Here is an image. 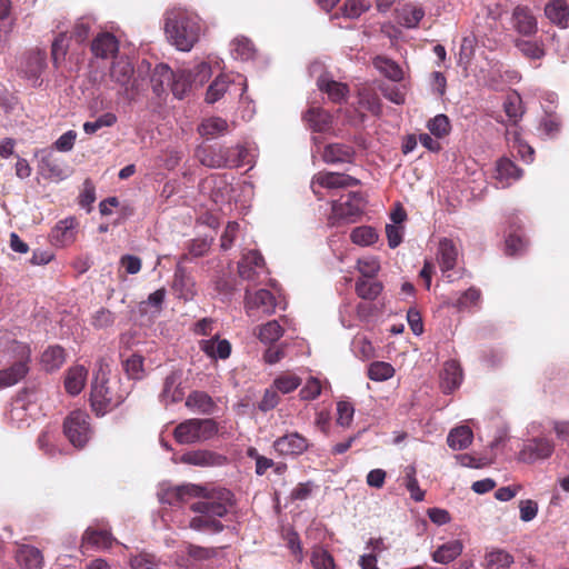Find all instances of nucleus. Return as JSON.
Wrapping results in <instances>:
<instances>
[{
	"instance_id": "f257e3e1",
	"label": "nucleus",
	"mask_w": 569,
	"mask_h": 569,
	"mask_svg": "<svg viewBox=\"0 0 569 569\" xmlns=\"http://www.w3.org/2000/svg\"><path fill=\"white\" fill-rule=\"evenodd\" d=\"M231 506L232 493L227 489H220L210 498L191 506V509L199 515L190 520L189 527L196 531L220 532L223 525L219 518L226 516Z\"/></svg>"
},
{
	"instance_id": "f03ea898",
	"label": "nucleus",
	"mask_w": 569,
	"mask_h": 569,
	"mask_svg": "<svg viewBox=\"0 0 569 569\" xmlns=\"http://www.w3.org/2000/svg\"><path fill=\"white\" fill-rule=\"evenodd\" d=\"M164 31L178 50L190 51L200 36L199 17L182 9L171 10L166 17Z\"/></svg>"
},
{
	"instance_id": "7ed1b4c3",
	"label": "nucleus",
	"mask_w": 569,
	"mask_h": 569,
	"mask_svg": "<svg viewBox=\"0 0 569 569\" xmlns=\"http://www.w3.org/2000/svg\"><path fill=\"white\" fill-rule=\"evenodd\" d=\"M218 433V425L212 419H188L179 423L173 432L181 445H192L212 439Z\"/></svg>"
},
{
	"instance_id": "20e7f679",
	"label": "nucleus",
	"mask_w": 569,
	"mask_h": 569,
	"mask_svg": "<svg viewBox=\"0 0 569 569\" xmlns=\"http://www.w3.org/2000/svg\"><path fill=\"white\" fill-rule=\"evenodd\" d=\"M90 400L91 407L98 416H103L123 401L121 395H114L107 386L106 372L101 368L92 381Z\"/></svg>"
},
{
	"instance_id": "39448f33",
	"label": "nucleus",
	"mask_w": 569,
	"mask_h": 569,
	"mask_svg": "<svg viewBox=\"0 0 569 569\" xmlns=\"http://www.w3.org/2000/svg\"><path fill=\"white\" fill-rule=\"evenodd\" d=\"M365 199L358 192H350L332 202V211L329 222L335 226L338 223H352L363 212Z\"/></svg>"
},
{
	"instance_id": "423d86ee",
	"label": "nucleus",
	"mask_w": 569,
	"mask_h": 569,
	"mask_svg": "<svg viewBox=\"0 0 569 569\" xmlns=\"http://www.w3.org/2000/svg\"><path fill=\"white\" fill-rule=\"evenodd\" d=\"M64 435L76 448H82L89 441L91 429L89 416L81 410L72 411L64 420Z\"/></svg>"
},
{
	"instance_id": "0eeeda50",
	"label": "nucleus",
	"mask_w": 569,
	"mask_h": 569,
	"mask_svg": "<svg viewBox=\"0 0 569 569\" xmlns=\"http://www.w3.org/2000/svg\"><path fill=\"white\" fill-rule=\"evenodd\" d=\"M39 172L53 181H62L69 176V167L54 156L52 148H43L36 152Z\"/></svg>"
},
{
	"instance_id": "6e6552de",
	"label": "nucleus",
	"mask_w": 569,
	"mask_h": 569,
	"mask_svg": "<svg viewBox=\"0 0 569 569\" xmlns=\"http://www.w3.org/2000/svg\"><path fill=\"white\" fill-rule=\"evenodd\" d=\"M553 452V443L545 438H537L523 445L519 451V460L526 463H535L548 459Z\"/></svg>"
},
{
	"instance_id": "1a4fd4ad",
	"label": "nucleus",
	"mask_w": 569,
	"mask_h": 569,
	"mask_svg": "<svg viewBox=\"0 0 569 569\" xmlns=\"http://www.w3.org/2000/svg\"><path fill=\"white\" fill-rule=\"evenodd\" d=\"M274 451L282 457H297L309 447L308 440L298 432H289L273 442Z\"/></svg>"
},
{
	"instance_id": "9d476101",
	"label": "nucleus",
	"mask_w": 569,
	"mask_h": 569,
	"mask_svg": "<svg viewBox=\"0 0 569 569\" xmlns=\"http://www.w3.org/2000/svg\"><path fill=\"white\" fill-rule=\"evenodd\" d=\"M134 69L131 61L127 57H120L113 61L110 68V78L119 84L126 93L136 88L133 79Z\"/></svg>"
},
{
	"instance_id": "9b49d317",
	"label": "nucleus",
	"mask_w": 569,
	"mask_h": 569,
	"mask_svg": "<svg viewBox=\"0 0 569 569\" xmlns=\"http://www.w3.org/2000/svg\"><path fill=\"white\" fill-rule=\"evenodd\" d=\"M246 309L249 316L254 311L271 315L276 309V299L270 291L260 289L253 293L246 291Z\"/></svg>"
},
{
	"instance_id": "f8f14e48",
	"label": "nucleus",
	"mask_w": 569,
	"mask_h": 569,
	"mask_svg": "<svg viewBox=\"0 0 569 569\" xmlns=\"http://www.w3.org/2000/svg\"><path fill=\"white\" fill-rule=\"evenodd\" d=\"M437 259L443 276L449 282L453 281L449 272L457 264L458 249L452 240L443 238L439 241Z\"/></svg>"
},
{
	"instance_id": "ddd939ff",
	"label": "nucleus",
	"mask_w": 569,
	"mask_h": 569,
	"mask_svg": "<svg viewBox=\"0 0 569 569\" xmlns=\"http://www.w3.org/2000/svg\"><path fill=\"white\" fill-rule=\"evenodd\" d=\"M202 488L196 485H182L179 487H170L158 493L162 503L176 505L186 501L190 497L200 496Z\"/></svg>"
},
{
	"instance_id": "4468645a",
	"label": "nucleus",
	"mask_w": 569,
	"mask_h": 569,
	"mask_svg": "<svg viewBox=\"0 0 569 569\" xmlns=\"http://www.w3.org/2000/svg\"><path fill=\"white\" fill-rule=\"evenodd\" d=\"M228 148L221 146H213L208 148H199L197 150V158L201 164L209 168H224L228 167Z\"/></svg>"
},
{
	"instance_id": "2eb2a0df",
	"label": "nucleus",
	"mask_w": 569,
	"mask_h": 569,
	"mask_svg": "<svg viewBox=\"0 0 569 569\" xmlns=\"http://www.w3.org/2000/svg\"><path fill=\"white\" fill-rule=\"evenodd\" d=\"M199 348L206 356L214 360H226L231 355V343L227 339H220L218 335L202 339L199 342Z\"/></svg>"
},
{
	"instance_id": "dca6fc26",
	"label": "nucleus",
	"mask_w": 569,
	"mask_h": 569,
	"mask_svg": "<svg viewBox=\"0 0 569 569\" xmlns=\"http://www.w3.org/2000/svg\"><path fill=\"white\" fill-rule=\"evenodd\" d=\"M77 220L68 217L60 220L51 231V240L58 247H66L76 240Z\"/></svg>"
},
{
	"instance_id": "f3484780",
	"label": "nucleus",
	"mask_w": 569,
	"mask_h": 569,
	"mask_svg": "<svg viewBox=\"0 0 569 569\" xmlns=\"http://www.w3.org/2000/svg\"><path fill=\"white\" fill-rule=\"evenodd\" d=\"M358 182L359 181L357 179L343 173L319 172L312 179V188H315L316 184H319L320 187L328 189H338L356 186ZM313 192L317 193V190L313 189Z\"/></svg>"
},
{
	"instance_id": "a211bd4d",
	"label": "nucleus",
	"mask_w": 569,
	"mask_h": 569,
	"mask_svg": "<svg viewBox=\"0 0 569 569\" xmlns=\"http://www.w3.org/2000/svg\"><path fill=\"white\" fill-rule=\"evenodd\" d=\"M512 24L517 32L523 36L536 33L537 20L528 7L518 6L512 12Z\"/></svg>"
},
{
	"instance_id": "6ab92c4d",
	"label": "nucleus",
	"mask_w": 569,
	"mask_h": 569,
	"mask_svg": "<svg viewBox=\"0 0 569 569\" xmlns=\"http://www.w3.org/2000/svg\"><path fill=\"white\" fill-rule=\"evenodd\" d=\"M462 382V370L460 365L455 360L445 362L440 375V387L445 393H450Z\"/></svg>"
},
{
	"instance_id": "aec40b11",
	"label": "nucleus",
	"mask_w": 569,
	"mask_h": 569,
	"mask_svg": "<svg viewBox=\"0 0 569 569\" xmlns=\"http://www.w3.org/2000/svg\"><path fill=\"white\" fill-rule=\"evenodd\" d=\"M320 91L328 94V98L336 103H341L347 100L349 88L347 84L335 81L328 74L321 76L317 81Z\"/></svg>"
},
{
	"instance_id": "412c9836",
	"label": "nucleus",
	"mask_w": 569,
	"mask_h": 569,
	"mask_svg": "<svg viewBox=\"0 0 569 569\" xmlns=\"http://www.w3.org/2000/svg\"><path fill=\"white\" fill-rule=\"evenodd\" d=\"M92 53L101 59L113 57L119 50L117 38L109 33H101L94 38L91 44Z\"/></svg>"
},
{
	"instance_id": "4be33fe9",
	"label": "nucleus",
	"mask_w": 569,
	"mask_h": 569,
	"mask_svg": "<svg viewBox=\"0 0 569 569\" xmlns=\"http://www.w3.org/2000/svg\"><path fill=\"white\" fill-rule=\"evenodd\" d=\"M463 551V543L461 540L455 539L438 546L431 553L435 562L448 565L457 559Z\"/></svg>"
},
{
	"instance_id": "5701e85b",
	"label": "nucleus",
	"mask_w": 569,
	"mask_h": 569,
	"mask_svg": "<svg viewBox=\"0 0 569 569\" xmlns=\"http://www.w3.org/2000/svg\"><path fill=\"white\" fill-rule=\"evenodd\" d=\"M17 562L23 569H41L43 567L42 552L32 546L22 545L16 552Z\"/></svg>"
},
{
	"instance_id": "b1692460",
	"label": "nucleus",
	"mask_w": 569,
	"mask_h": 569,
	"mask_svg": "<svg viewBox=\"0 0 569 569\" xmlns=\"http://www.w3.org/2000/svg\"><path fill=\"white\" fill-rule=\"evenodd\" d=\"M88 370L81 365L68 369L64 378V388L71 396L79 395L86 386Z\"/></svg>"
},
{
	"instance_id": "393cba45",
	"label": "nucleus",
	"mask_w": 569,
	"mask_h": 569,
	"mask_svg": "<svg viewBox=\"0 0 569 569\" xmlns=\"http://www.w3.org/2000/svg\"><path fill=\"white\" fill-rule=\"evenodd\" d=\"M112 543V536L106 530H98L89 527L82 537V549L96 548L106 549Z\"/></svg>"
},
{
	"instance_id": "a878e982",
	"label": "nucleus",
	"mask_w": 569,
	"mask_h": 569,
	"mask_svg": "<svg viewBox=\"0 0 569 569\" xmlns=\"http://www.w3.org/2000/svg\"><path fill=\"white\" fill-rule=\"evenodd\" d=\"M305 121L309 128L316 132H326L330 129L332 117L326 110L321 108H310L305 113Z\"/></svg>"
},
{
	"instance_id": "bb28decb",
	"label": "nucleus",
	"mask_w": 569,
	"mask_h": 569,
	"mask_svg": "<svg viewBox=\"0 0 569 569\" xmlns=\"http://www.w3.org/2000/svg\"><path fill=\"white\" fill-rule=\"evenodd\" d=\"M263 267L262 256L254 250L246 253L239 262L238 270L241 278L251 280L259 269Z\"/></svg>"
},
{
	"instance_id": "cd10ccee",
	"label": "nucleus",
	"mask_w": 569,
	"mask_h": 569,
	"mask_svg": "<svg viewBox=\"0 0 569 569\" xmlns=\"http://www.w3.org/2000/svg\"><path fill=\"white\" fill-rule=\"evenodd\" d=\"M353 156V149L342 143H330L326 146L322 159L327 163L350 162Z\"/></svg>"
},
{
	"instance_id": "c85d7f7f",
	"label": "nucleus",
	"mask_w": 569,
	"mask_h": 569,
	"mask_svg": "<svg viewBox=\"0 0 569 569\" xmlns=\"http://www.w3.org/2000/svg\"><path fill=\"white\" fill-rule=\"evenodd\" d=\"M496 171V178L500 181L502 187L509 186L512 181L520 179L522 176V170L507 158H501L497 162Z\"/></svg>"
},
{
	"instance_id": "c756f323",
	"label": "nucleus",
	"mask_w": 569,
	"mask_h": 569,
	"mask_svg": "<svg viewBox=\"0 0 569 569\" xmlns=\"http://www.w3.org/2000/svg\"><path fill=\"white\" fill-rule=\"evenodd\" d=\"M546 17L555 24L562 28L568 26L569 7L563 0H552L545 8Z\"/></svg>"
},
{
	"instance_id": "7c9ffc66",
	"label": "nucleus",
	"mask_w": 569,
	"mask_h": 569,
	"mask_svg": "<svg viewBox=\"0 0 569 569\" xmlns=\"http://www.w3.org/2000/svg\"><path fill=\"white\" fill-rule=\"evenodd\" d=\"M172 70L163 63L157 64L151 74V84L156 94L160 96L164 92L166 88L171 87Z\"/></svg>"
},
{
	"instance_id": "2f4dec72",
	"label": "nucleus",
	"mask_w": 569,
	"mask_h": 569,
	"mask_svg": "<svg viewBox=\"0 0 569 569\" xmlns=\"http://www.w3.org/2000/svg\"><path fill=\"white\" fill-rule=\"evenodd\" d=\"M180 376L177 372H171L164 379L163 389L160 395L161 401L167 403L178 402L182 399L183 392L179 387Z\"/></svg>"
},
{
	"instance_id": "473e14b6",
	"label": "nucleus",
	"mask_w": 569,
	"mask_h": 569,
	"mask_svg": "<svg viewBox=\"0 0 569 569\" xmlns=\"http://www.w3.org/2000/svg\"><path fill=\"white\" fill-rule=\"evenodd\" d=\"M173 289L178 292L179 297L184 300L193 298L194 282L181 267H178L174 272Z\"/></svg>"
},
{
	"instance_id": "72a5a7b5",
	"label": "nucleus",
	"mask_w": 569,
	"mask_h": 569,
	"mask_svg": "<svg viewBox=\"0 0 569 569\" xmlns=\"http://www.w3.org/2000/svg\"><path fill=\"white\" fill-rule=\"evenodd\" d=\"M425 17V10L413 3L405 4L398 12L399 22L409 29L417 28Z\"/></svg>"
},
{
	"instance_id": "f704fd0d",
	"label": "nucleus",
	"mask_w": 569,
	"mask_h": 569,
	"mask_svg": "<svg viewBox=\"0 0 569 569\" xmlns=\"http://www.w3.org/2000/svg\"><path fill=\"white\" fill-rule=\"evenodd\" d=\"M66 361V353L60 346L48 347L41 356V365L46 371L59 369Z\"/></svg>"
},
{
	"instance_id": "c9c22d12",
	"label": "nucleus",
	"mask_w": 569,
	"mask_h": 569,
	"mask_svg": "<svg viewBox=\"0 0 569 569\" xmlns=\"http://www.w3.org/2000/svg\"><path fill=\"white\" fill-rule=\"evenodd\" d=\"M472 438V430L468 426H460L449 432L447 442L451 449L462 450L471 443Z\"/></svg>"
},
{
	"instance_id": "e433bc0d",
	"label": "nucleus",
	"mask_w": 569,
	"mask_h": 569,
	"mask_svg": "<svg viewBox=\"0 0 569 569\" xmlns=\"http://www.w3.org/2000/svg\"><path fill=\"white\" fill-rule=\"evenodd\" d=\"M515 559L503 549H492L486 552V569H508Z\"/></svg>"
},
{
	"instance_id": "4c0bfd02",
	"label": "nucleus",
	"mask_w": 569,
	"mask_h": 569,
	"mask_svg": "<svg viewBox=\"0 0 569 569\" xmlns=\"http://www.w3.org/2000/svg\"><path fill=\"white\" fill-rule=\"evenodd\" d=\"M190 69H181L173 74L171 90L176 98L182 99L191 89L193 80Z\"/></svg>"
},
{
	"instance_id": "58836bf2",
	"label": "nucleus",
	"mask_w": 569,
	"mask_h": 569,
	"mask_svg": "<svg viewBox=\"0 0 569 569\" xmlns=\"http://www.w3.org/2000/svg\"><path fill=\"white\" fill-rule=\"evenodd\" d=\"M198 130L202 137L216 138L228 131V122L220 117H210L201 122Z\"/></svg>"
},
{
	"instance_id": "ea45409f",
	"label": "nucleus",
	"mask_w": 569,
	"mask_h": 569,
	"mask_svg": "<svg viewBox=\"0 0 569 569\" xmlns=\"http://www.w3.org/2000/svg\"><path fill=\"white\" fill-rule=\"evenodd\" d=\"M186 406L192 410L200 413H210L213 410V401L206 392L202 391H193L191 392L187 400Z\"/></svg>"
},
{
	"instance_id": "a19ab883",
	"label": "nucleus",
	"mask_w": 569,
	"mask_h": 569,
	"mask_svg": "<svg viewBox=\"0 0 569 569\" xmlns=\"http://www.w3.org/2000/svg\"><path fill=\"white\" fill-rule=\"evenodd\" d=\"M46 66V54L41 51H37L28 56L23 71L28 78L37 81Z\"/></svg>"
},
{
	"instance_id": "79ce46f5",
	"label": "nucleus",
	"mask_w": 569,
	"mask_h": 569,
	"mask_svg": "<svg viewBox=\"0 0 569 569\" xmlns=\"http://www.w3.org/2000/svg\"><path fill=\"white\" fill-rule=\"evenodd\" d=\"M231 54L234 59L241 61H248L253 59L256 50L251 41L247 38H236L231 42Z\"/></svg>"
},
{
	"instance_id": "37998d69",
	"label": "nucleus",
	"mask_w": 569,
	"mask_h": 569,
	"mask_svg": "<svg viewBox=\"0 0 569 569\" xmlns=\"http://www.w3.org/2000/svg\"><path fill=\"white\" fill-rule=\"evenodd\" d=\"M373 66L387 78L392 81H401L403 78L402 69L392 60L386 57H377L373 60Z\"/></svg>"
},
{
	"instance_id": "c03bdc74",
	"label": "nucleus",
	"mask_w": 569,
	"mask_h": 569,
	"mask_svg": "<svg viewBox=\"0 0 569 569\" xmlns=\"http://www.w3.org/2000/svg\"><path fill=\"white\" fill-rule=\"evenodd\" d=\"M234 81L230 79L228 74H221L209 86L206 100L208 103H214L218 101L227 91L228 86Z\"/></svg>"
},
{
	"instance_id": "a18cd8bd",
	"label": "nucleus",
	"mask_w": 569,
	"mask_h": 569,
	"mask_svg": "<svg viewBox=\"0 0 569 569\" xmlns=\"http://www.w3.org/2000/svg\"><path fill=\"white\" fill-rule=\"evenodd\" d=\"M218 457L207 450L189 451L181 457V461L193 466H211L216 463Z\"/></svg>"
},
{
	"instance_id": "49530a36",
	"label": "nucleus",
	"mask_w": 569,
	"mask_h": 569,
	"mask_svg": "<svg viewBox=\"0 0 569 569\" xmlns=\"http://www.w3.org/2000/svg\"><path fill=\"white\" fill-rule=\"evenodd\" d=\"M310 562L313 569H335V560L331 553L322 547L312 548Z\"/></svg>"
},
{
	"instance_id": "de8ad7c7",
	"label": "nucleus",
	"mask_w": 569,
	"mask_h": 569,
	"mask_svg": "<svg viewBox=\"0 0 569 569\" xmlns=\"http://www.w3.org/2000/svg\"><path fill=\"white\" fill-rule=\"evenodd\" d=\"M382 284L378 281L359 279L356 282L357 295L366 300H375L381 292Z\"/></svg>"
},
{
	"instance_id": "09e8293b",
	"label": "nucleus",
	"mask_w": 569,
	"mask_h": 569,
	"mask_svg": "<svg viewBox=\"0 0 569 569\" xmlns=\"http://www.w3.org/2000/svg\"><path fill=\"white\" fill-rule=\"evenodd\" d=\"M130 566L132 569H163L164 563L152 553L141 552L131 558Z\"/></svg>"
},
{
	"instance_id": "8fccbe9b",
	"label": "nucleus",
	"mask_w": 569,
	"mask_h": 569,
	"mask_svg": "<svg viewBox=\"0 0 569 569\" xmlns=\"http://www.w3.org/2000/svg\"><path fill=\"white\" fill-rule=\"evenodd\" d=\"M395 375L393 367L383 361L372 362L368 368V377L373 381H385Z\"/></svg>"
},
{
	"instance_id": "3c124183",
	"label": "nucleus",
	"mask_w": 569,
	"mask_h": 569,
	"mask_svg": "<svg viewBox=\"0 0 569 569\" xmlns=\"http://www.w3.org/2000/svg\"><path fill=\"white\" fill-rule=\"evenodd\" d=\"M283 335V329L277 320L263 325L259 331V339L263 343H273Z\"/></svg>"
},
{
	"instance_id": "603ef678",
	"label": "nucleus",
	"mask_w": 569,
	"mask_h": 569,
	"mask_svg": "<svg viewBox=\"0 0 569 569\" xmlns=\"http://www.w3.org/2000/svg\"><path fill=\"white\" fill-rule=\"evenodd\" d=\"M353 243L359 246H370L376 242L378 234L371 227L355 228L350 234Z\"/></svg>"
},
{
	"instance_id": "864d4df0",
	"label": "nucleus",
	"mask_w": 569,
	"mask_h": 569,
	"mask_svg": "<svg viewBox=\"0 0 569 569\" xmlns=\"http://www.w3.org/2000/svg\"><path fill=\"white\" fill-rule=\"evenodd\" d=\"M117 122V116L112 112H106L94 121L83 123V130L87 134H93L104 127H112Z\"/></svg>"
},
{
	"instance_id": "5fc2aeb1",
	"label": "nucleus",
	"mask_w": 569,
	"mask_h": 569,
	"mask_svg": "<svg viewBox=\"0 0 569 569\" xmlns=\"http://www.w3.org/2000/svg\"><path fill=\"white\" fill-rule=\"evenodd\" d=\"M301 385V379L291 373H284L278 376L273 381V387L276 390L282 393H289L296 390Z\"/></svg>"
},
{
	"instance_id": "6e6d98bb",
	"label": "nucleus",
	"mask_w": 569,
	"mask_h": 569,
	"mask_svg": "<svg viewBox=\"0 0 569 569\" xmlns=\"http://www.w3.org/2000/svg\"><path fill=\"white\" fill-rule=\"evenodd\" d=\"M481 292L479 289L476 288H469L467 291L462 292L459 298L455 302H452V306L456 307L459 310L469 309L470 307L477 306L480 301Z\"/></svg>"
},
{
	"instance_id": "4d7b16f0",
	"label": "nucleus",
	"mask_w": 569,
	"mask_h": 569,
	"mask_svg": "<svg viewBox=\"0 0 569 569\" xmlns=\"http://www.w3.org/2000/svg\"><path fill=\"white\" fill-rule=\"evenodd\" d=\"M355 416V407L349 401L337 402V425L342 428L350 427Z\"/></svg>"
},
{
	"instance_id": "13d9d810",
	"label": "nucleus",
	"mask_w": 569,
	"mask_h": 569,
	"mask_svg": "<svg viewBox=\"0 0 569 569\" xmlns=\"http://www.w3.org/2000/svg\"><path fill=\"white\" fill-rule=\"evenodd\" d=\"M408 491L410 492L411 498L415 501H422L425 498V492L420 489L418 480L416 478V468L413 466H408L406 468V482H405Z\"/></svg>"
},
{
	"instance_id": "bf43d9fd",
	"label": "nucleus",
	"mask_w": 569,
	"mask_h": 569,
	"mask_svg": "<svg viewBox=\"0 0 569 569\" xmlns=\"http://www.w3.org/2000/svg\"><path fill=\"white\" fill-rule=\"evenodd\" d=\"M368 0H347L343 4V16L350 19L359 18L363 12L370 9Z\"/></svg>"
},
{
	"instance_id": "052dcab7",
	"label": "nucleus",
	"mask_w": 569,
	"mask_h": 569,
	"mask_svg": "<svg viewBox=\"0 0 569 569\" xmlns=\"http://www.w3.org/2000/svg\"><path fill=\"white\" fill-rule=\"evenodd\" d=\"M503 107L508 118L512 122H517L518 119L523 113L521 98L517 93L508 96L507 100L503 103Z\"/></svg>"
},
{
	"instance_id": "680f3d73",
	"label": "nucleus",
	"mask_w": 569,
	"mask_h": 569,
	"mask_svg": "<svg viewBox=\"0 0 569 569\" xmlns=\"http://www.w3.org/2000/svg\"><path fill=\"white\" fill-rule=\"evenodd\" d=\"M516 47L519 51L530 59H540L545 56V50L536 41L517 40Z\"/></svg>"
},
{
	"instance_id": "e2e57ef3",
	"label": "nucleus",
	"mask_w": 569,
	"mask_h": 569,
	"mask_svg": "<svg viewBox=\"0 0 569 569\" xmlns=\"http://www.w3.org/2000/svg\"><path fill=\"white\" fill-rule=\"evenodd\" d=\"M10 0H0V39L6 38L12 27Z\"/></svg>"
},
{
	"instance_id": "0e129e2a",
	"label": "nucleus",
	"mask_w": 569,
	"mask_h": 569,
	"mask_svg": "<svg viewBox=\"0 0 569 569\" xmlns=\"http://www.w3.org/2000/svg\"><path fill=\"white\" fill-rule=\"evenodd\" d=\"M228 167H241L250 162L248 160V150L242 146L228 148Z\"/></svg>"
},
{
	"instance_id": "69168bd1",
	"label": "nucleus",
	"mask_w": 569,
	"mask_h": 569,
	"mask_svg": "<svg viewBox=\"0 0 569 569\" xmlns=\"http://www.w3.org/2000/svg\"><path fill=\"white\" fill-rule=\"evenodd\" d=\"M124 368L131 379H141L143 377V358L138 355H132L127 359Z\"/></svg>"
},
{
	"instance_id": "338daca9",
	"label": "nucleus",
	"mask_w": 569,
	"mask_h": 569,
	"mask_svg": "<svg viewBox=\"0 0 569 569\" xmlns=\"http://www.w3.org/2000/svg\"><path fill=\"white\" fill-rule=\"evenodd\" d=\"M67 40H68L67 34L64 32H60L59 36L52 42L51 54H52L53 63L56 66H58L59 62L61 60H63V58L67 53V49H68Z\"/></svg>"
},
{
	"instance_id": "774afa93",
	"label": "nucleus",
	"mask_w": 569,
	"mask_h": 569,
	"mask_svg": "<svg viewBox=\"0 0 569 569\" xmlns=\"http://www.w3.org/2000/svg\"><path fill=\"white\" fill-rule=\"evenodd\" d=\"M449 119L445 114H438L428 122V129L437 137H443L449 132Z\"/></svg>"
}]
</instances>
